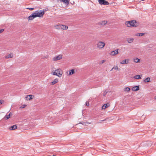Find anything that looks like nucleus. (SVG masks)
<instances>
[{"instance_id": "1", "label": "nucleus", "mask_w": 156, "mask_h": 156, "mask_svg": "<svg viewBox=\"0 0 156 156\" xmlns=\"http://www.w3.org/2000/svg\"><path fill=\"white\" fill-rule=\"evenodd\" d=\"M125 25L128 27H137L139 23L136 20H132L127 21L125 23Z\"/></svg>"}, {"instance_id": "2", "label": "nucleus", "mask_w": 156, "mask_h": 156, "mask_svg": "<svg viewBox=\"0 0 156 156\" xmlns=\"http://www.w3.org/2000/svg\"><path fill=\"white\" fill-rule=\"evenodd\" d=\"M36 17H42L44 14V10H37L33 12Z\"/></svg>"}, {"instance_id": "3", "label": "nucleus", "mask_w": 156, "mask_h": 156, "mask_svg": "<svg viewBox=\"0 0 156 156\" xmlns=\"http://www.w3.org/2000/svg\"><path fill=\"white\" fill-rule=\"evenodd\" d=\"M52 74L53 75H56L58 77H60L62 75V72L61 69H56Z\"/></svg>"}, {"instance_id": "4", "label": "nucleus", "mask_w": 156, "mask_h": 156, "mask_svg": "<svg viewBox=\"0 0 156 156\" xmlns=\"http://www.w3.org/2000/svg\"><path fill=\"white\" fill-rule=\"evenodd\" d=\"M105 45V43L102 41H99L97 44V47L100 49L103 48Z\"/></svg>"}, {"instance_id": "5", "label": "nucleus", "mask_w": 156, "mask_h": 156, "mask_svg": "<svg viewBox=\"0 0 156 156\" xmlns=\"http://www.w3.org/2000/svg\"><path fill=\"white\" fill-rule=\"evenodd\" d=\"M99 3L100 5H107L109 4L108 2L105 0H98Z\"/></svg>"}, {"instance_id": "6", "label": "nucleus", "mask_w": 156, "mask_h": 156, "mask_svg": "<svg viewBox=\"0 0 156 156\" xmlns=\"http://www.w3.org/2000/svg\"><path fill=\"white\" fill-rule=\"evenodd\" d=\"M62 57V55L60 54L57 56L54 57L52 58V60L54 61L58 60L61 59Z\"/></svg>"}, {"instance_id": "7", "label": "nucleus", "mask_w": 156, "mask_h": 156, "mask_svg": "<svg viewBox=\"0 0 156 156\" xmlns=\"http://www.w3.org/2000/svg\"><path fill=\"white\" fill-rule=\"evenodd\" d=\"M36 18L34 14V13H33L31 15H30L28 17V19L29 20H33L34 18Z\"/></svg>"}, {"instance_id": "8", "label": "nucleus", "mask_w": 156, "mask_h": 156, "mask_svg": "<svg viewBox=\"0 0 156 156\" xmlns=\"http://www.w3.org/2000/svg\"><path fill=\"white\" fill-rule=\"evenodd\" d=\"M118 53V50H115L114 51H112L110 54L111 55L114 56Z\"/></svg>"}, {"instance_id": "9", "label": "nucleus", "mask_w": 156, "mask_h": 156, "mask_svg": "<svg viewBox=\"0 0 156 156\" xmlns=\"http://www.w3.org/2000/svg\"><path fill=\"white\" fill-rule=\"evenodd\" d=\"M129 59H126L125 60H123L120 62L121 64H127L129 62Z\"/></svg>"}, {"instance_id": "10", "label": "nucleus", "mask_w": 156, "mask_h": 156, "mask_svg": "<svg viewBox=\"0 0 156 156\" xmlns=\"http://www.w3.org/2000/svg\"><path fill=\"white\" fill-rule=\"evenodd\" d=\"M68 28V27L67 26L63 25H61V29L62 30H66Z\"/></svg>"}, {"instance_id": "11", "label": "nucleus", "mask_w": 156, "mask_h": 156, "mask_svg": "<svg viewBox=\"0 0 156 156\" xmlns=\"http://www.w3.org/2000/svg\"><path fill=\"white\" fill-rule=\"evenodd\" d=\"M110 105L109 103H107L106 104L104 105L102 107V109H105L107 107H109Z\"/></svg>"}, {"instance_id": "12", "label": "nucleus", "mask_w": 156, "mask_h": 156, "mask_svg": "<svg viewBox=\"0 0 156 156\" xmlns=\"http://www.w3.org/2000/svg\"><path fill=\"white\" fill-rule=\"evenodd\" d=\"M107 23V21L104 20L99 22V24L100 25L103 26L105 25Z\"/></svg>"}, {"instance_id": "13", "label": "nucleus", "mask_w": 156, "mask_h": 156, "mask_svg": "<svg viewBox=\"0 0 156 156\" xmlns=\"http://www.w3.org/2000/svg\"><path fill=\"white\" fill-rule=\"evenodd\" d=\"M142 76V75H136L133 76V78L136 79H141V77Z\"/></svg>"}, {"instance_id": "14", "label": "nucleus", "mask_w": 156, "mask_h": 156, "mask_svg": "<svg viewBox=\"0 0 156 156\" xmlns=\"http://www.w3.org/2000/svg\"><path fill=\"white\" fill-rule=\"evenodd\" d=\"M139 89V87L138 86L134 87L132 89V90L134 91L138 90Z\"/></svg>"}, {"instance_id": "15", "label": "nucleus", "mask_w": 156, "mask_h": 156, "mask_svg": "<svg viewBox=\"0 0 156 156\" xmlns=\"http://www.w3.org/2000/svg\"><path fill=\"white\" fill-rule=\"evenodd\" d=\"M17 126L16 125H14L12 126H11L9 128V129L10 130H14L17 129Z\"/></svg>"}, {"instance_id": "16", "label": "nucleus", "mask_w": 156, "mask_h": 156, "mask_svg": "<svg viewBox=\"0 0 156 156\" xmlns=\"http://www.w3.org/2000/svg\"><path fill=\"white\" fill-rule=\"evenodd\" d=\"M58 79H55L53 80V81L51 83V85H53L55 84L56 83H57L58 82Z\"/></svg>"}, {"instance_id": "17", "label": "nucleus", "mask_w": 156, "mask_h": 156, "mask_svg": "<svg viewBox=\"0 0 156 156\" xmlns=\"http://www.w3.org/2000/svg\"><path fill=\"white\" fill-rule=\"evenodd\" d=\"M75 73V71L74 69H72L69 71V75H71Z\"/></svg>"}, {"instance_id": "18", "label": "nucleus", "mask_w": 156, "mask_h": 156, "mask_svg": "<svg viewBox=\"0 0 156 156\" xmlns=\"http://www.w3.org/2000/svg\"><path fill=\"white\" fill-rule=\"evenodd\" d=\"M10 114L11 113H10L8 115H5L4 117V119L5 120H7L10 117Z\"/></svg>"}, {"instance_id": "19", "label": "nucleus", "mask_w": 156, "mask_h": 156, "mask_svg": "<svg viewBox=\"0 0 156 156\" xmlns=\"http://www.w3.org/2000/svg\"><path fill=\"white\" fill-rule=\"evenodd\" d=\"M13 55L12 54H9L5 57V58H12L13 57Z\"/></svg>"}, {"instance_id": "20", "label": "nucleus", "mask_w": 156, "mask_h": 156, "mask_svg": "<svg viewBox=\"0 0 156 156\" xmlns=\"http://www.w3.org/2000/svg\"><path fill=\"white\" fill-rule=\"evenodd\" d=\"M134 39L133 38H128L127 39V42L128 43H130L132 42Z\"/></svg>"}, {"instance_id": "21", "label": "nucleus", "mask_w": 156, "mask_h": 156, "mask_svg": "<svg viewBox=\"0 0 156 156\" xmlns=\"http://www.w3.org/2000/svg\"><path fill=\"white\" fill-rule=\"evenodd\" d=\"M61 2H64L65 3L68 5L69 4V2L68 0H58Z\"/></svg>"}, {"instance_id": "22", "label": "nucleus", "mask_w": 156, "mask_h": 156, "mask_svg": "<svg viewBox=\"0 0 156 156\" xmlns=\"http://www.w3.org/2000/svg\"><path fill=\"white\" fill-rule=\"evenodd\" d=\"M150 80V78L149 77H147L144 80V82L145 83L149 82Z\"/></svg>"}, {"instance_id": "23", "label": "nucleus", "mask_w": 156, "mask_h": 156, "mask_svg": "<svg viewBox=\"0 0 156 156\" xmlns=\"http://www.w3.org/2000/svg\"><path fill=\"white\" fill-rule=\"evenodd\" d=\"M55 27L57 29H61V25H57L55 26Z\"/></svg>"}, {"instance_id": "24", "label": "nucleus", "mask_w": 156, "mask_h": 156, "mask_svg": "<svg viewBox=\"0 0 156 156\" xmlns=\"http://www.w3.org/2000/svg\"><path fill=\"white\" fill-rule=\"evenodd\" d=\"M130 90V88L129 87H126L124 89V91L128 92Z\"/></svg>"}, {"instance_id": "25", "label": "nucleus", "mask_w": 156, "mask_h": 156, "mask_svg": "<svg viewBox=\"0 0 156 156\" xmlns=\"http://www.w3.org/2000/svg\"><path fill=\"white\" fill-rule=\"evenodd\" d=\"M32 97V95H27V96L26 97V99L27 100H30L29 99V97Z\"/></svg>"}, {"instance_id": "26", "label": "nucleus", "mask_w": 156, "mask_h": 156, "mask_svg": "<svg viewBox=\"0 0 156 156\" xmlns=\"http://www.w3.org/2000/svg\"><path fill=\"white\" fill-rule=\"evenodd\" d=\"M140 59L138 58H136L134 59V62L136 63L138 62H139Z\"/></svg>"}, {"instance_id": "27", "label": "nucleus", "mask_w": 156, "mask_h": 156, "mask_svg": "<svg viewBox=\"0 0 156 156\" xmlns=\"http://www.w3.org/2000/svg\"><path fill=\"white\" fill-rule=\"evenodd\" d=\"M144 33H138V34H136V36H142L143 35H144Z\"/></svg>"}, {"instance_id": "28", "label": "nucleus", "mask_w": 156, "mask_h": 156, "mask_svg": "<svg viewBox=\"0 0 156 156\" xmlns=\"http://www.w3.org/2000/svg\"><path fill=\"white\" fill-rule=\"evenodd\" d=\"M112 69H114L116 70H118L119 68L117 66H114L113 68Z\"/></svg>"}, {"instance_id": "29", "label": "nucleus", "mask_w": 156, "mask_h": 156, "mask_svg": "<svg viewBox=\"0 0 156 156\" xmlns=\"http://www.w3.org/2000/svg\"><path fill=\"white\" fill-rule=\"evenodd\" d=\"M27 105H23L20 107V108H25L26 106Z\"/></svg>"}, {"instance_id": "30", "label": "nucleus", "mask_w": 156, "mask_h": 156, "mask_svg": "<svg viewBox=\"0 0 156 156\" xmlns=\"http://www.w3.org/2000/svg\"><path fill=\"white\" fill-rule=\"evenodd\" d=\"M105 60H103L102 61H101L100 62V64H102L103 63H104V62H105Z\"/></svg>"}, {"instance_id": "31", "label": "nucleus", "mask_w": 156, "mask_h": 156, "mask_svg": "<svg viewBox=\"0 0 156 156\" xmlns=\"http://www.w3.org/2000/svg\"><path fill=\"white\" fill-rule=\"evenodd\" d=\"M27 9H29L30 10H33L34 9V8H27Z\"/></svg>"}, {"instance_id": "32", "label": "nucleus", "mask_w": 156, "mask_h": 156, "mask_svg": "<svg viewBox=\"0 0 156 156\" xmlns=\"http://www.w3.org/2000/svg\"><path fill=\"white\" fill-rule=\"evenodd\" d=\"M86 105L87 106H89V102H87V101L86 102Z\"/></svg>"}, {"instance_id": "33", "label": "nucleus", "mask_w": 156, "mask_h": 156, "mask_svg": "<svg viewBox=\"0 0 156 156\" xmlns=\"http://www.w3.org/2000/svg\"><path fill=\"white\" fill-rule=\"evenodd\" d=\"M33 97H34V96L33 95H32V97L30 96V97H29V99L30 100L32 99H33Z\"/></svg>"}, {"instance_id": "34", "label": "nucleus", "mask_w": 156, "mask_h": 156, "mask_svg": "<svg viewBox=\"0 0 156 156\" xmlns=\"http://www.w3.org/2000/svg\"><path fill=\"white\" fill-rule=\"evenodd\" d=\"M2 102H4V101L3 100H0V105L2 104Z\"/></svg>"}, {"instance_id": "35", "label": "nucleus", "mask_w": 156, "mask_h": 156, "mask_svg": "<svg viewBox=\"0 0 156 156\" xmlns=\"http://www.w3.org/2000/svg\"><path fill=\"white\" fill-rule=\"evenodd\" d=\"M4 30L3 29H0V33L3 32L4 31Z\"/></svg>"}, {"instance_id": "36", "label": "nucleus", "mask_w": 156, "mask_h": 156, "mask_svg": "<svg viewBox=\"0 0 156 156\" xmlns=\"http://www.w3.org/2000/svg\"><path fill=\"white\" fill-rule=\"evenodd\" d=\"M86 123L88 124V123L83 122V125H86Z\"/></svg>"}, {"instance_id": "37", "label": "nucleus", "mask_w": 156, "mask_h": 156, "mask_svg": "<svg viewBox=\"0 0 156 156\" xmlns=\"http://www.w3.org/2000/svg\"><path fill=\"white\" fill-rule=\"evenodd\" d=\"M154 98L155 100H156V96L154 97Z\"/></svg>"}, {"instance_id": "38", "label": "nucleus", "mask_w": 156, "mask_h": 156, "mask_svg": "<svg viewBox=\"0 0 156 156\" xmlns=\"http://www.w3.org/2000/svg\"><path fill=\"white\" fill-rule=\"evenodd\" d=\"M113 69H112V68L111 69V71H112V70Z\"/></svg>"}]
</instances>
